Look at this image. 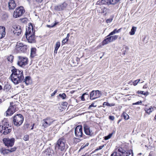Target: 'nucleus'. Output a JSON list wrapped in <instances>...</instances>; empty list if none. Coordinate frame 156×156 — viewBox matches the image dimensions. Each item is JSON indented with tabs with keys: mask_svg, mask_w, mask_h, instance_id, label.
Masks as SVG:
<instances>
[{
	"mask_svg": "<svg viewBox=\"0 0 156 156\" xmlns=\"http://www.w3.org/2000/svg\"><path fill=\"white\" fill-rule=\"evenodd\" d=\"M12 73L11 75V80L15 84H18L22 82L24 79L23 71L12 67Z\"/></svg>",
	"mask_w": 156,
	"mask_h": 156,
	"instance_id": "obj_1",
	"label": "nucleus"
},
{
	"mask_svg": "<svg viewBox=\"0 0 156 156\" xmlns=\"http://www.w3.org/2000/svg\"><path fill=\"white\" fill-rule=\"evenodd\" d=\"M34 33L35 31L33 30V26L32 25H29V27L26 28L25 35L29 42L34 43L35 42Z\"/></svg>",
	"mask_w": 156,
	"mask_h": 156,
	"instance_id": "obj_2",
	"label": "nucleus"
},
{
	"mask_svg": "<svg viewBox=\"0 0 156 156\" xmlns=\"http://www.w3.org/2000/svg\"><path fill=\"white\" fill-rule=\"evenodd\" d=\"M23 116L21 114H17L13 117V123L15 126H19L23 123Z\"/></svg>",
	"mask_w": 156,
	"mask_h": 156,
	"instance_id": "obj_3",
	"label": "nucleus"
},
{
	"mask_svg": "<svg viewBox=\"0 0 156 156\" xmlns=\"http://www.w3.org/2000/svg\"><path fill=\"white\" fill-rule=\"evenodd\" d=\"M66 140L64 137L60 138L57 141L56 147L61 151H63L65 149Z\"/></svg>",
	"mask_w": 156,
	"mask_h": 156,
	"instance_id": "obj_4",
	"label": "nucleus"
},
{
	"mask_svg": "<svg viewBox=\"0 0 156 156\" xmlns=\"http://www.w3.org/2000/svg\"><path fill=\"white\" fill-rule=\"evenodd\" d=\"M24 12L23 7L20 6L16 9L14 11L13 16L15 18L19 17L23 14Z\"/></svg>",
	"mask_w": 156,
	"mask_h": 156,
	"instance_id": "obj_5",
	"label": "nucleus"
},
{
	"mask_svg": "<svg viewBox=\"0 0 156 156\" xmlns=\"http://www.w3.org/2000/svg\"><path fill=\"white\" fill-rule=\"evenodd\" d=\"M15 139L14 138L10 139L9 138H4L3 141L5 145L7 147H12L14 145Z\"/></svg>",
	"mask_w": 156,
	"mask_h": 156,
	"instance_id": "obj_6",
	"label": "nucleus"
},
{
	"mask_svg": "<svg viewBox=\"0 0 156 156\" xmlns=\"http://www.w3.org/2000/svg\"><path fill=\"white\" fill-rule=\"evenodd\" d=\"M55 121V120H53L51 118H47L42 121V126L44 128H46L51 125Z\"/></svg>",
	"mask_w": 156,
	"mask_h": 156,
	"instance_id": "obj_7",
	"label": "nucleus"
},
{
	"mask_svg": "<svg viewBox=\"0 0 156 156\" xmlns=\"http://www.w3.org/2000/svg\"><path fill=\"white\" fill-rule=\"evenodd\" d=\"M28 63V59L27 58L21 56L18 57L17 64L20 66H24Z\"/></svg>",
	"mask_w": 156,
	"mask_h": 156,
	"instance_id": "obj_8",
	"label": "nucleus"
},
{
	"mask_svg": "<svg viewBox=\"0 0 156 156\" xmlns=\"http://www.w3.org/2000/svg\"><path fill=\"white\" fill-rule=\"evenodd\" d=\"M16 107L14 105L13 102L10 103V106L6 112V115H11L16 111Z\"/></svg>",
	"mask_w": 156,
	"mask_h": 156,
	"instance_id": "obj_9",
	"label": "nucleus"
},
{
	"mask_svg": "<svg viewBox=\"0 0 156 156\" xmlns=\"http://www.w3.org/2000/svg\"><path fill=\"white\" fill-rule=\"evenodd\" d=\"M75 136L78 138L81 137L83 135L82 127L81 126H78L75 129Z\"/></svg>",
	"mask_w": 156,
	"mask_h": 156,
	"instance_id": "obj_10",
	"label": "nucleus"
},
{
	"mask_svg": "<svg viewBox=\"0 0 156 156\" xmlns=\"http://www.w3.org/2000/svg\"><path fill=\"white\" fill-rule=\"evenodd\" d=\"M101 94L99 91L93 90L90 94V98L91 100H94L100 97Z\"/></svg>",
	"mask_w": 156,
	"mask_h": 156,
	"instance_id": "obj_11",
	"label": "nucleus"
},
{
	"mask_svg": "<svg viewBox=\"0 0 156 156\" xmlns=\"http://www.w3.org/2000/svg\"><path fill=\"white\" fill-rule=\"evenodd\" d=\"M16 48L17 50H20L22 52H25L27 50V46L21 43H18Z\"/></svg>",
	"mask_w": 156,
	"mask_h": 156,
	"instance_id": "obj_12",
	"label": "nucleus"
},
{
	"mask_svg": "<svg viewBox=\"0 0 156 156\" xmlns=\"http://www.w3.org/2000/svg\"><path fill=\"white\" fill-rule=\"evenodd\" d=\"M67 4L65 2L62 4H58L55 6L54 9L57 11H61L65 9L66 7Z\"/></svg>",
	"mask_w": 156,
	"mask_h": 156,
	"instance_id": "obj_13",
	"label": "nucleus"
},
{
	"mask_svg": "<svg viewBox=\"0 0 156 156\" xmlns=\"http://www.w3.org/2000/svg\"><path fill=\"white\" fill-rule=\"evenodd\" d=\"M16 149V147H13L9 149L1 148L0 149V152L2 154L5 155L8 154L9 152H12L15 151Z\"/></svg>",
	"mask_w": 156,
	"mask_h": 156,
	"instance_id": "obj_14",
	"label": "nucleus"
},
{
	"mask_svg": "<svg viewBox=\"0 0 156 156\" xmlns=\"http://www.w3.org/2000/svg\"><path fill=\"white\" fill-rule=\"evenodd\" d=\"M120 0H101V4L114 5L118 2Z\"/></svg>",
	"mask_w": 156,
	"mask_h": 156,
	"instance_id": "obj_15",
	"label": "nucleus"
},
{
	"mask_svg": "<svg viewBox=\"0 0 156 156\" xmlns=\"http://www.w3.org/2000/svg\"><path fill=\"white\" fill-rule=\"evenodd\" d=\"M123 149L121 147H119L116 149V151L111 154V156H122Z\"/></svg>",
	"mask_w": 156,
	"mask_h": 156,
	"instance_id": "obj_16",
	"label": "nucleus"
},
{
	"mask_svg": "<svg viewBox=\"0 0 156 156\" xmlns=\"http://www.w3.org/2000/svg\"><path fill=\"white\" fill-rule=\"evenodd\" d=\"M83 128L85 133L86 135L90 136H92L93 135V133L92 131L86 124H84L83 125Z\"/></svg>",
	"mask_w": 156,
	"mask_h": 156,
	"instance_id": "obj_17",
	"label": "nucleus"
},
{
	"mask_svg": "<svg viewBox=\"0 0 156 156\" xmlns=\"http://www.w3.org/2000/svg\"><path fill=\"white\" fill-rule=\"evenodd\" d=\"M14 30H13V33L16 35H19L22 32V29L21 27L19 25H15L13 27Z\"/></svg>",
	"mask_w": 156,
	"mask_h": 156,
	"instance_id": "obj_18",
	"label": "nucleus"
},
{
	"mask_svg": "<svg viewBox=\"0 0 156 156\" xmlns=\"http://www.w3.org/2000/svg\"><path fill=\"white\" fill-rule=\"evenodd\" d=\"M12 130L11 126L5 127L0 129V132L4 135H7Z\"/></svg>",
	"mask_w": 156,
	"mask_h": 156,
	"instance_id": "obj_19",
	"label": "nucleus"
},
{
	"mask_svg": "<svg viewBox=\"0 0 156 156\" xmlns=\"http://www.w3.org/2000/svg\"><path fill=\"white\" fill-rule=\"evenodd\" d=\"M5 27L0 26V39L5 37Z\"/></svg>",
	"mask_w": 156,
	"mask_h": 156,
	"instance_id": "obj_20",
	"label": "nucleus"
},
{
	"mask_svg": "<svg viewBox=\"0 0 156 156\" xmlns=\"http://www.w3.org/2000/svg\"><path fill=\"white\" fill-rule=\"evenodd\" d=\"M8 6L10 9H14L16 6V4L13 0H10L8 2Z\"/></svg>",
	"mask_w": 156,
	"mask_h": 156,
	"instance_id": "obj_21",
	"label": "nucleus"
},
{
	"mask_svg": "<svg viewBox=\"0 0 156 156\" xmlns=\"http://www.w3.org/2000/svg\"><path fill=\"white\" fill-rule=\"evenodd\" d=\"M2 126H0V129H2V128L3 129L4 127L5 128L10 126H9V123L7 122V120L6 119H5L2 121Z\"/></svg>",
	"mask_w": 156,
	"mask_h": 156,
	"instance_id": "obj_22",
	"label": "nucleus"
},
{
	"mask_svg": "<svg viewBox=\"0 0 156 156\" xmlns=\"http://www.w3.org/2000/svg\"><path fill=\"white\" fill-rule=\"evenodd\" d=\"M123 154L122 156H133L132 151L131 150H130L127 152L123 150Z\"/></svg>",
	"mask_w": 156,
	"mask_h": 156,
	"instance_id": "obj_23",
	"label": "nucleus"
},
{
	"mask_svg": "<svg viewBox=\"0 0 156 156\" xmlns=\"http://www.w3.org/2000/svg\"><path fill=\"white\" fill-rule=\"evenodd\" d=\"M121 29V28H120L118 30H117L116 29H114L112 32H111L107 36V37L113 35L116 33L119 32L120 31Z\"/></svg>",
	"mask_w": 156,
	"mask_h": 156,
	"instance_id": "obj_24",
	"label": "nucleus"
},
{
	"mask_svg": "<svg viewBox=\"0 0 156 156\" xmlns=\"http://www.w3.org/2000/svg\"><path fill=\"white\" fill-rule=\"evenodd\" d=\"M30 76H26L25 79H23V82H25L27 85H28L30 83Z\"/></svg>",
	"mask_w": 156,
	"mask_h": 156,
	"instance_id": "obj_25",
	"label": "nucleus"
},
{
	"mask_svg": "<svg viewBox=\"0 0 156 156\" xmlns=\"http://www.w3.org/2000/svg\"><path fill=\"white\" fill-rule=\"evenodd\" d=\"M36 49L35 48H32L31 49V56L33 57H34L36 54Z\"/></svg>",
	"mask_w": 156,
	"mask_h": 156,
	"instance_id": "obj_26",
	"label": "nucleus"
},
{
	"mask_svg": "<svg viewBox=\"0 0 156 156\" xmlns=\"http://www.w3.org/2000/svg\"><path fill=\"white\" fill-rule=\"evenodd\" d=\"M69 36V34H68L67 35L66 37L62 40V44H65L68 41Z\"/></svg>",
	"mask_w": 156,
	"mask_h": 156,
	"instance_id": "obj_27",
	"label": "nucleus"
},
{
	"mask_svg": "<svg viewBox=\"0 0 156 156\" xmlns=\"http://www.w3.org/2000/svg\"><path fill=\"white\" fill-rule=\"evenodd\" d=\"M103 105H107L110 107L114 106L115 105V103H111V104L109 103L108 102H104L103 104Z\"/></svg>",
	"mask_w": 156,
	"mask_h": 156,
	"instance_id": "obj_28",
	"label": "nucleus"
},
{
	"mask_svg": "<svg viewBox=\"0 0 156 156\" xmlns=\"http://www.w3.org/2000/svg\"><path fill=\"white\" fill-rule=\"evenodd\" d=\"M136 29V27H133L131 30V31L129 32V34L131 35H133L135 34V32Z\"/></svg>",
	"mask_w": 156,
	"mask_h": 156,
	"instance_id": "obj_29",
	"label": "nucleus"
},
{
	"mask_svg": "<svg viewBox=\"0 0 156 156\" xmlns=\"http://www.w3.org/2000/svg\"><path fill=\"white\" fill-rule=\"evenodd\" d=\"M86 96V97H89V96L88 94L86 92L83 94L81 97V100L82 101H85V99H84V96Z\"/></svg>",
	"mask_w": 156,
	"mask_h": 156,
	"instance_id": "obj_30",
	"label": "nucleus"
},
{
	"mask_svg": "<svg viewBox=\"0 0 156 156\" xmlns=\"http://www.w3.org/2000/svg\"><path fill=\"white\" fill-rule=\"evenodd\" d=\"M7 59L8 61L12 62L13 61V56L12 55H10L7 58Z\"/></svg>",
	"mask_w": 156,
	"mask_h": 156,
	"instance_id": "obj_31",
	"label": "nucleus"
},
{
	"mask_svg": "<svg viewBox=\"0 0 156 156\" xmlns=\"http://www.w3.org/2000/svg\"><path fill=\"white\" fill-rule=\"evenodd\" d=\"M153 108L152 107H151L148 109H146L145 111L147 113L149 114L153 111Z\"/></svg>",
	"mask_w": 156,
	"mask_h": 156,
	"instance_id": "obj_32",
	"label": "nucleus"
},
{
	"mask_svg": "<svg viewBox=\"0 0 156 156\" xmlns=\"http://www.w3.org/2000/svg\"><path fill=\"white\" fill-rule=\"evenodd\" d=\"M122 115L125 120H127L129 119V115L126 113L123 112L122 114Z\"/></svg>",
	"mask_w": 156,
	"mask_h": 156,
	"instance_id": "obj_33",
	"label": "nucleus"
},
{
	"mask_svg": "<svg viewBox=\"0 0 156 156\" xmlns=\"http://www.w3.org/2000/svg\"><path fill=\"white\" fill-rule=\"evenodd\" d=\"M108 39V38H107L103 40L102 42V44L103 45L106 44L110 42L109 41V40Z\"/></svg>",
	"mask_w": 156,
	"mask_h": 156,
	"instance_id": "obj_34",
	"label": "nucleus"
},
{
	"mask_svg": "<svg viewBox=\"0 0 156 156\" xmlns=\"http://www.w3.org/2000/svg\"><path fill=\"white\" fill-rule=\"evenodd\" d=\"M60 45V42L59 41H57L56 42L55 45V49L56 50L57 49H58V48H59Z\"/></svg>",
	"mask_w": 156,
	"mask_h": 156,
	"instance_id": "obj_35",
	"label": "nucleus"
},
{
	"mask_svg": "<svg viewBox=\"0 0 156 156\" xmlns=\"http://www.w3.org/2000/svg\"><path fill=\"white\" fill-rule=\"evenodd\" d=\"M59 96L63 99H65L66 97V94L64 93H63L62 94H59Z\"/></svg>",
	"mask_w": 156,
	"mask_h": 156,
	"instance_id": "obj_36",
	"label": "nucleus"
},
{
	"mask_svg": "<svg viewBox=\"0 0 156 156\" xmlns=\"http://www.w3.org/2000/svg\"><path fill=\"white\" fill-rule=\"evenodd\" d=\"M112 135V133L109 134L107 136H105V140H107L110 138Z\"/></svg>",
	"mask_w": 156,
	"mask_h": 156,
	"instance_id": "obj_37",
	"label": "nucleus"
},
{
	"mask_svg": "<svg viewBox=\"0 0 156 156\" xmlns=\"http://www.w3.org/2000/svg\"><path fill=\"white\" fill-rule=\"evenodd\" d=\"M140 79H138L136 80H135L133 82V85L135 86L137 85V83L140 81Z\"/></svg>",
	"mask_w": 156,
	"mask_h": 156,
	"instance_id": "obj_38",
	"label": "nucleus"
},
{
	"mask_svg": "<svg viewBox=\"0 0 156 156\" xmlns=\"http://www.w3.org/2000/svg\"><path fill=\"white\" fill-rule=\"evenodd\" d=\"M104 146H105V145H103L102 146H99L98 147V148L97 149H96L94 151H97L101 149L104 147Z\"/></svg>",
	"mask_w": 156,
	"mask_h": 156,
	"instance_id": "obj_39",
	"label": "nucleus"
},
{
	"mask_svg": "<svg viewBox=\"0 0 156 156\" xmlns=\"http://www.w3.org/2000/svg\"><path fill=\"white\" fill-rule=\"evenodd\" d=\"M137 93L138 94H144V95H147V93L144 92V91H137Z\"/></svg>",
	"mask_w": 156,
	"mask_h": 156,
	"instance_id": "obj_40",
	"label": "nucleus"
},
{
	"mask_svg": "<svg viewBox=\"0 0 156 156\" xmlns=\"http://www.w3.org/2000/svg\"><path fill=\"white\" fill-rule=\"evenodd\" d=\"M23 139L25 141L28 140L29 139V136L27 135H26L24 136Z\"/></svg>",
	"mask_w": 156,
	"mask_h": 156,
	"instance_id": "obj_41",
	"label": "nucleus"
},
{
	"mask_svg": "<svg viewBox=\"0 0 156 156\" xmlns=\"http://www.w3.org/2000/svg\"><path fill=\"white\" fill-rule=\"evenodd\" d=\"M107 37L108 39V40H109V41L110 42H112L113 41V40L112 39V36H110Z\"/></svg>",
	"mask_w": 156,
	"mask_h": 156,
	"instance_id": "obj_42",
	"label": "nucleus"
},
{
	"mask_svg": "<svg viewBox=\"0 0 156 156\" xmlns=\"http://www.w3.org/2000/svg\"><path fill=\"white\" fill-rule=\"evenodd\" d=\"M97 106L96 105H94V103H92L88 107L89 109H92L91 108L92 107H95Z\"/></svg>",
	"mask_w": 156,
	"mask_h": 156,
	"instance_id": "obj_43",
	"label": "nucleus"
},
{
	"mask_svg": "<svg viewBox=\"0 0 156 156\" xmlns=\"http://www.w3.org/2000/svg\"><path fill=\"white\" fill-rule=\"evenodd\" d=\"M112 36V39L113 40V41L116 40L118 38V35H115V36Z\"/></svg>",
	"mask_w": 156,
	"mask_h": 156,
	"instance_id": "obj_44",
	"label": "nucleus"
},
{
	"mask_svg": "<svg viewBox=\"0 0 156 156\" xmlns=\"http://www.w3.org/2000/svg\"><path fill=\"white\" fill-rule=\"evenodd\" d=\"M142 103V102L141 101H138L136 102L133 103V105H139L141 104Z\"/></svg>",
	"mask_w": 156,
	"mask_h": 156,
	"instance_id": "obj_45",
	"label": "nucleus"
},
{
	"mask_svg": "<svg viewBox=\"0 0 156 156\" xmlns=\"http://www.w3.org/2000/svg\"><path fill=\"white\" fill-rule=\"evenodd\" d=\"M67 104L68 103L66 102H64L62 103V105L63 106L66 107Z\"/></svg>",
	"mask_w": 156,
	"mask_h": 156,
	"instance_id": "obj_46",
	"label": "nucleus"
},
{
	"mask_svg": "<svg viewBox=\"0 0 156 156\" xmlns=\"http://www.w3.org/2000/svg\"><path fill=\"white\" fill-rule=\"evenodd\" d=\"M112 18L108 19L106 20V22L107 23H110V22H111L112 21Z\"/></svg>",
	"mask_w": 156,
	"mask_h": 156,
	"instance_id": "obj_47",
	"label": "nucleus"
},
{
	"mask_svg": "<svg viewBox=\"0 0 156 156\" xmlns=\"http://www.w3.org/2000/svg\"><path fill=\"white\" fill-rule=\"evenodd\" d=\"M109 118L110 119L112 120H113L114 119V117L113 116H109Z\"/></svg>",
	"mask_w": 156,
	"mask_h": 156,
	"instance_id": "obj_48",
	"label": "nucleus"
},
{
	"mask_svg": "<svg viewBox=\"0 0 156 156\" xmlns=\"http://www.w3.org/2000/svg\"><path fill=\"white\" fill-rule=\"evenodd\" d=\"M57 90H55L53 93H52L51 94V96L52 97V96H54L55 94L57 92Z\"/></svg>",
	"mask_w": 156,
	"mask_h": 156,
	"instance_id": "obj_49",
	"label": "nucleus"
},
{
	"mask_svg": "<svg viewBox=\"0 0 156 156\" xmlns=\"http://www.w3.org/2000/svg\"><path fill=\"white\" fill-rule=\"evenodd\" d=\"M9 86V85L8 84L5 85L4 87V89L5 90V89H7Z\"/></svg>",
	"mask_w": 156,
	"mask_h": 156,
	"instance_id": "obj_50",
	"label": "nucleus"
},
{
	"mask_svg": "<svg viewBox=\"0 0 156 156\" xmlns=\"http://www.w3.org/2000/svg\"><path fill=\"white\" fill-rule=\"evenodd\" d=\"M35 1L38 3H41L43 0H35Z\"/></svg>",
	"mask_w": 156,
	"mask_h": 156,
	"instance_id": "obj_51",
	"label": "nucleus"
},
{
	"mask_svg": "<svg viewBox=\"0 0 156 156\" xmlns=\"http://www.w3.org/2000/svg\"><path fill=\"white\" fill-rule=\"evenodd\" d=\"M147 86L146 84L144 85V86L143 87V88L144 89H147Z\"/></svg>",
	"mask_w": 156,
	"mask_h": 156,
	"instance_id": "obj_52",
	"label": "nucleus"
},
{
	"mask_svg": "<svg viewBox=\"0 0 156 156\" xmlns=\"http://www.w3.org/2000/svg\"><path fill=\"white\" fill-rule=\"evenodd\" d=\"M58 49H57L56 50L55 49V50H54V53L56 54L57 53V50Z\"/></svg>",
	"mask_w": 156,
	"mask_h": 156,
	"instance_id": "obj_53",
	"label": "nucleus"
},
{
	"mask_svg": "<svg viewBox=\"0 0 156 156\" xmlns=\"http://www.w3.org/2000/svg\"><path fill=\"white\" fill-rule=\"evenodd\" d=\"M49 150H50L51 151V150H50V148H48V149L46 150V152H47V151H48V152Z\"/></svg>",
	"mask_w": 156,
	"mask_h": 156,
	"instance_id": "obj_54",
	"label": "nucleus"
},
{
	"mask_svg": "<svg viewBox=\"0 0 156 156\" xmlns=\"http://www.w3.org/2000/svg\"><path fill=\"white\" fill-rule=\"evenodd\" d=\"M34 124H33V126H32V128H31V129H33V128H34Z\"/></svg>",
	"mask_w": 156,
	"mask_h": 156,
	"instance_id": "obj_55",
	"label": "nucleus"
},
{
	"mask_svg": "<svg viewBox=\"0 0 156 156\" xmlns=\"http://www.w3.org/2000/svg\"><path fill=\"white\" fill-rule=\"evenodd\" d=\"M56 24H57V23H55V24H54V25L53 26H51L52 27H54V26H55Z\"/></svg>",
	"mask_w": 156,
	"mask_h": 156,
	"instance_id": "obj_56",
	"label": "nucleus"
},
{
	"mask_svg": "<svg viewBox=\"0 0 156 156\" xmlns=\"http://www.w3.org/2000/svg\"><path fill=\"white\" fill-rule=\"evenodd\" d=\"M2 89V86L0 85V90Z\"/></svg>",
	"mask_w": 156,
	"mask_h": 156,
	"instance_id": "obj_57",
	"label": "nucleus"
},
{
	"mask_svg": "<svg viewBox=\"0 0 156 156\" xmlns=\"http://www.w3.org/2000/svg\"><path fill=\"white\" fill-rule=\"evenodd\" d=\"M121 121V119H119V121L118 122V123H119Z\"/></svg>",
	"mask_w": 156,
	"mask_h": 156,
	"instance_id": "obj_58",
	"label": "nucleus"
},
{
	"mask_svg": "<svg viewBox=\"0 0 156 156\" xmlns=\"http://www.w3.org/2000/svg\"><path fill=\"white\" fill-rule=\"evenodd\" d=\"M154 118L155 119H156V115H155Z\"/></svg>",
	"mask_w": 156,
	"mask_h": 156,
	"instance_id": "obj_59",
	"label": "nucleus"
},
{
	"mask_svg": "<svg viewBox=\"0 0 156 156\" xmlns=\"http://www.w3.org/2000/svg\"><path fill=\"white\" fill-rule=\"evenodd\" d=\"M2 100L1 99H0V101H2Z\"/></svg>",
	"mask_w": 156,
	"mask_h": 156,
	"instance_id": "obj_60",
	"label": "nucleus"
}]
</instances>
